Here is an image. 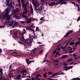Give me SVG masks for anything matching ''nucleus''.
<instances>
[{
    "instance_id": "f257e3e1",
    "label": "nucleus",
    "mask_w": 80,
    "mask_h": 80,
    "mask_svg": "<svg viewBox=\"0 0 80 80\" xmlns=\"http://www.w3.org/2000/svg\"><path fill=\"white\" fill-rule=\"evenodd\" d=\"M11 10V9L10 8H7L4 12L0 16V19L1 20H3L4 18H5L6 17H7V19L6 22L4 23V25H8L9 27H12V28L16 27L17 25H18V22H16L14 24L13 22L10 21V20L11 18V15L8 16V13Z\"/></svg>"
},
{
    "instance_id": "f03ea898",
    "label": "nucleus",
    "mask_w": 80,
    "mask_h": 80,
    "mask_svg": "<svg viewBox=\"0 0 80 80\" xmlns=\"http://www.w3.org/2000/svg\"><path fill=\"white\" fill-rule=\"evenodd\" d=\"M21 3H22V6H23V7L24 8V11L23 12L25 14H27V12H28V11L27 10V3H26L24 4V2H25V0H21Z\"/></svg>"
},
{
    "instance_id": "7ed1b4c3",
    "label": "nucleus",
    "mask_w": 80,
    "mask_h": 80,
    "mask_svg": "<svg viewBox=\"0 0 80 80\" xmlns=\"http://www.w3.org/2000/svg\"><path fill=\"white\" fill-rule=\"evenodd\" d=\"M42 6H40V8H39L38 9H37V7L36 6H34V10L36 12V13H38L39 12H42Z\"/></svg>"
},
{
    "instance_id": "20e7f679",
    "label": "nucleus",
    "mask_w": 80,
    "mask_h": 80,
    "mask_svg": "<svg viewBox=\"0 0 80 80\" xmlns=\"http://www.w3.org/2000/svg\"><path fill=\"white\" fill-rule=\"evenodd\" d=\"M24 42L25 43V44L27 45H30L31 44V42H32V41H31V39L28 38L25 39Z\"/></svg>"
},
{
    "instance_id": "39448f33",
    "label": "nucleus",
    "mask_w": 80,
    "mask_h": 80,
    "mask_svg": "<svg viewBox=\"0 0 80 80\" xmlns=\"http://www.w3.org/2000/svg\"><path fill=\"white\" fill-rule=\"evenodd\" d=\"M26 72V71L25 70H23L22 71H21V72L19 71V70H17L16 73L18 75V74H20L21 75H25L24 73H25Z\"/></svg>"
},
{
    "instance_id": "423d86ee",
    "label": "nucleus",
    "mask_w": 80,
    "mask_h": 80,
    "mask_svg": "<svg viewBox=\"0 0 80 80\" xmlns=\"http://www.w3.org/2000/svg\"><path fill=\"white\" fill-rule=\"evenodd\" d=\"M15 70L14 69H13L11 70L10 71L9 73V77L11 78L12 77L13 78V73L12 72H14Z\"/></svg>"
},
{
    "instance_id": "0eeeda50",
    "label": "nucleus",
    "mask_w": 80,
    "mask_h": 80,
    "mask_svg": "<svg viewBox=\"0 0 80 80\" xmlns=\"http://www.w3.org/2000/svg\"><path fill=\"white\" fill-rule=\"evenodd\" d=\"M9 1H8V2L6 4V6L8 5L9 7H11V8L13 7V5L12 4V1L10 2V3L9 4Z\"/></svg>"
},
{
    "instance_id": "6e6552de",
    "label": "nucleus",
    "mask_w": 80,
    "mask_h": 80,
    "mask_svg": "<svg viewBox=\"0 0 80 80\" xmlns=\"http://www.w3.org/2000/svg\"><path fill=\"white\" fill-rule=\"evenodd\" d=\"M26 30H31V32L32 31L33 32H35V31H34V30L32 28V26H29L28 27V28H26Z\"/></svg>"
},
{
    "instance_id": "1a4fd4ad",
    "label": "nucleus",
    "mask_w": 80,
    "mask_h": 80,
    "mask_svg": "<svg viewBox=\"0 0 80 80\" xmlns=\"http://www.w3.org/2000/svg\"><path fill=\"white\" fill-rule=\"evenodd\" d=\"M30 10H31V13L32 14V15H33V9L32 8V6L31 5L30 6Z\"/></svg>"
},
{
    "instance_id": "9d476101",
    "label": "nucleus",
    "mask_w": 80,
    "mask_h": 80,
    "mask_svg": "<svg viewBox=\"0 0 80 80\" xmlns=\"http://www.w3.org/2000/svg\"><path fill=\"white\" fill-rule=\"evenodd\" d=\"M13 17L14 18H15L16 19H18H18H19L20 18V17L18 16V15L17 16V14H15L13 16Z\"/></svg>"
},
{
    "instance_id": "9b49d317",
    "label": "nucleus",
    "mask_w": 80,
    "mask_h": 80,
    "mask_svg": "<svg viewBox=\"0 0 80 80\" xmlns=\"http://www.w3.org/2000/svg\"><path fill=\"white\" fill-rule=\"evenodd\" d=\"M32 19L30 18H28V20H27V23H31V22H32Z\"/></svg>"
},
{
    "instance_id": "f8f14e48",
    "label": "nucleus",
    "mask_w": 80,
    "mask_h": 80,
    "mask_svg": "<svg viewBox=\"0 0 80 80\" xmlns=\"http://www.w3.org/2000/svg\"><path fill=\"white\" fill-rule=\"evenodd\" d=\"M2 70H2V69L0 68V72L1 73V74H0V76H1V77H2L3 75V72H2Z\"/></svg>"
},
{
    "instance_id": "ddd939ff",
    "label": "nucleus",
    "mask_w": 80,
    "mask_h": 80,
    "mask_svg": "<svg viewBox=\"0 0 80 80\" xmlns=\"http://www.w3.org/2000/svg\"><path fill=\"white\" fill-rule=\"evenodd\" d=\"M20 39L21 40H22V42H24L25 40L23 36H22V37H20Z\"/></svg>"
},
{
    "instance_id": "4468645a",
    "label": "nucleus",
    "mask_w": 80,
    "mask_h": 80,
    "mask_svg": "<svg viewBox=\"0 0 80 80\" xmlns=\"http://www.w3.org/2000/svg\"><path fill=\"white\" fill-rule=\"evenodd\" d=\"M37 36L35 35V34H34V36H33V38H32V40L34 38L35 40V39H37Z\"/></svg>"
},
{
    "instance_id": "2eb2a0df",
    "label": "nucleus",
    "mask_w": 80,
    "mask_h": 80,
    "mask_svg": "<svg viewBox=\"0 0 80 80\" xmlns=\"http://www.w3.org/2000/svg\"><path fill=\"white\" fill-rule=\"evenodd\" d=\"M39 76H40V74H38L36 75V79H37V80L35 79V78H34V80H38V77H39Z\"/></svg>"
},
{
    "instance_id": "dca6fc26",
    "label": "nucleus",
    "mask_w": 80,
    "mask_h": 80,
    "mask_svg": "<svg viewBox=\"0 0 80 80\" xmlns=\"http://www.w3.org/2000/svg\"><path fill=\"white\" fill-rule=\"evenodd\" d=\"M18 43H20L21 45H22V46H23V45H24V47L26 48V46H25V45L23 43H22V42H20L19 41H18Z\"/></svg>"
},
{
    "instance_id": "f3484780",
    "label": "nucleus",
    "mask_w": 80,
    "mask_h": 80,
    "mask_svg": "<svg viewBox=\"0 0 80 80\" xmlns=\"http://www.w3.org/2000/svg\"><path fill=\"white\" fill-rule=\"evenodd\" d=\"M55 4V3L54 2H52L50 4H49V6H50V7H51V6H53Z\"/></svg>"
},
{
    "instance_id": "a211bd4d",
    "label": "nucleus",
    "mask_w": 80,
    "mask_h": 80,
    "mask_svg": "<svg viewBox=\"0 0 80 80\" xmlns=\"http://www.w3.org/2000/svg\"><path fill=\"white\" fill-rule=\"evenodd\" d=\"M20 11V10L19 9V8H16L15 10V12L16 13H17V12H19Z\"/></svg>"
},
{
    "instance_id": "6ab92c4d",
    "label": "nucleus",
    "mask_w": 80,
    "mask_h": 80,
    "mask_svg": "<svg viewBox=\"0 0 80 80\" xmlns=\"http://www.w3.org/2000/svg\"><path fill=\"white\" fill-rule=\"evenodd\" d=\"M23 30L24 31V32L23 33H22L21 36H23L24 34H25V33H26V30L24 29H23Z\"/></svg>"
},
{
    "instance_id": "aec40b11",
    "label": "nucleus",
    "mask_w": 80,
    "mask_h": 80,
    "mask_svg": "<svg viewBox=\"0 0 80 80\" xmlns=\"http://www.w3.org/2000/svg\"><path fill=\"white\" fill-rule=\"evenodd\" d=\"M11 55H13V54H17V55H19V54H20V53H18L16 52H13V53H11Z\"/></svg>"
},
{
    "instance_id": "412c9836",
    "label": "nucleus",
    "mask_w": 80,
    "mask_h": 80,
    "mask_svg": "<svg viewBox=\"0 0 80 80\" xmlns=\"http://www.w3.org/2000/svg\"><path fill=\"white\" fill-rule=\"evenodd\" d=\"M67 55H65L64 56H63L61 58L62 59H65V58H67Z\"/></svg>"
},
{
    "instance_id": "4be33fe9",
    "label": "nucleus",
    "mask_w": 80,
    "mask_h": 80,
    "mask_svg": "<svg viewBox=\"0 0 80 80\" xmlns=\"http://www.w3.org/2000/svg\"><path fill=\"white\" fill-rule=\"evenodd\" d=\"M59 75H65V73L63 72H59Z\"/></svg>"
},
{
    "instance_id": "5701e85b",
    "label": "nucleus",
    "mask_w": 80,
    "mask_h": 80,
    "mask_svg": "<svg viewBox=\"0 0 80 80\" xmlns=\"http://www.w3.org/2000/svg\"><path fill=\"white\" fill-rule=\"evenodd\" d=\"M47 74V72H46L45 73H44L43 74V77L44 78H47V75H46V74Z\"/></svg>"
},
{
    "instance_id": "b1692460",
    "label": "nucleus",
    "mask_w": 80,
    "mask_h": 80,
    "mask_svg": "<svg viewBox=\"0 0 80 80\" xmlns=\"http://www.w3.org/2000/svg\"><path fill=\"white\" fill-rule=\"evenodd\" d=\"M19 16L20 17V18H21V17H24V16L23 15V14H19Z\"/></svg>"
},
{
    "instance_id": "393cba45",
    "label": "nucleus",
    "mask_w": 80,
    "mask_h": 80,
    "mask_svg": "<svg viewBox=\"0 0 80 80\" xmlns=\"http://www.w3.org/2000/svg\"><path fill=\"white\" fill-rule=\"evenodd\" d=\"M69 34H70L68 32L65 35H64V37H67V36H68V35H69Z\"/></svg>"
},
{
    "instance_id": "a878e982",
    "label": "nucleus",
    "mask_w": 80,
    "mask_h": 80,
    "mask_svg": "<svg viewBox=\"0 0 80 80\" xmlns=\"http://www.w3.org/2000/svg\"><path fill=\"white\" fill-rule=\"evenodd\" d=\"M18 2L19 3V4H18L19 6L20 7H21V4H20V0H18Z\"/></svg>"
},
{
    "instance_id": "bb28decb",
    "label": "nucleus",
    "mask_w": 80,
    "mask_h": 80,
    "mask_svg": "<svg viewBox=\"0 0 80 80\" xmlns=\"http://www.w3.org/2000/svg\"><path fill=\"white\" fill-rule=\"evenodd\" d=\"M68 32H69L70 34V33H73V31L72 30L68 31Z\"/></svg>"
},
{
    "instance_id": "cd10ccee",
    "label": "nucleus",
    "mask_w": 80,
    "mask_h": 80,
    "mask_svg": "<svg viewBox=\"0 0 80 80\" xmlns=\"http://www.w3.org/2000/svg\"><path fill=\"white\" fill-rule=\"evenodd\" d=\"M54 75L55 76H56V75H59V72H57L56 73H54Z\"/></svg>"
},
{
    "instance_id": "c85d7f7f",
    "label": "nucleus",
    "mask_w": 80,
    "mask_h": 80,
    "mask_svg": "<svg viewBox=\"0 0 80 80\" xmlns=\"http://www.w3.org/2000/svg\"><path fill=\"white\" fill-rule=\"evenodd\" d=\"M72 58H71L70 59H68V62H71V61H72Z\"/></svg>"
},
{
    "instance_id": "c756f323",
    "label": "nucleus",
    "mask_w": 80,
    "mask_h": 80,
    "mask_svg": "<svg viewBox=\"0 0 80 80\" xmlns=\"http://www.w3.org/2000/svg\"><path fill=\"white\" fill-rule=\"evenodd\" d=\"M37 48H35L32 50V52H35V51H36V50H37Z\"/></svg>"
},
{
    "instance_id": "7c9ffc66",
    "label": "nucleus",
    "mask_w": 80,
    "mask_h": 80,
    "mask_svg": "<svg viewBox=\"0 0 80 80\" xmlns=\"http://www.w3.org/2000/svg\"><path fill=\"white\" fill-rule=\"evenodd\" d=\"M18 33V32H14V34L15 35H17V33Z\"/></svg>"
},
{
    "instance_id": "2f4dec72",
    "label": "nucleus",
    "mask_w": 80,
    "mask_h": 80,
    "mask_svg": "<svg viewBox=\"0 0 80 80\" xmlns=\"http://www.w3.org/2000/svg\"><path fill=\"white\" fill-rule=\"evenodd\" d=\"M74 42H70V45H74Z\"/></svg>"
},
{
    "instance_id": "473e14b6",
    "label": "nucleus",
    "mask_w": 80,
    "mask_h": 80,
    "mask_svg": "<svg viewBox=\"0 0 80 80\" xmlns=\"http://www.w3.org/2000/svg\"><path fill=\"white\" fill-rule=\"evenodd\" d=\"M73 68V66H70L69 68H68V70H69V69H71V68Z\"/></svg>"
},
{
    "instance_id": "72a5a7b5",
    "label": "nucleus",
    "mask_w": 80,
    "mask_h": 80,
    "mask_svg": "<svg viewBox=\"0 0 80 80\" xmlns=\"http://www.w3.org/2000/svg\"><path fill=\"white\" fill-rule=\"evenodd\" d=\"M43 18H44V17H42L41 18H40V20L41 21H43Z\"/></svg>"
},
{
    "instance_id": "f704fd0d",
    "label": "nucleus",
    "mask_w": 80,
    "mask_h": 80,
    "mask_svg": "<svg viewBox=\"0 0 80 80\" xmlns=\"http://www.w3.org/2000/svg\"><path fill=\"white\" fill-rule=\"evenodd\" d=\"M12 65H10L9 67V70H11V69H12Z\"/></svg>"
},
{
    "instance_id": "c9c22d12",
    "label": "nucleus",
    "mask_w": 80,
    "mask_h": 80,
    "mask_svg": "<svg viewBox=\"0 0 80 80\" xmlns=\"http://www.w3.org/2000/svg\"><path fill=\"white\" fill-rule=\"evenodd\" d=\"M48 56V54H47L45 56V59H47V57Z\"/></svg>"
},
{
    "instance_id": "e433bc0d",
    "label": "nucleus",
    "mask_w": 80,
    "mask_h": 80,
    "mask_svg": "<svg viewBox=\"0 0 80 80\" xmlns=\"http://www.w3.org/2000/svg\"><path fill=\"white\" fill-rule=\"evenodd\" d=\"M25 21H22L21 22L22 23V24H24V23H25Z\"/></svg>"
},
{
    "instance_id": "4c0bfd02",
    "label": "nucleus",
    "mask_w": 80,
    "mask_h": 80,
    "mask_svg": "<svg viewBox=\"0 0 80 80\" xmlns=\"http://www.w3.org/2000/svg\"><path fill=\"white\" fill-rule=\"evenodd\" d=\"M80 20V16H79L78 18V20H77V22H79V20Z\"/></svg>"
},
{
    "instance_id": "58836bf2",
    "label": "nucleus",
    "mask_w": 80,
    "mask_h": 80,
    "mask_svg": "<svg viewBox=\"0 0 80 80\" xmlns=\"http://www.w3.org/2000/svg\"><path fill=\"white\" fill-rule=\"evenodd\" d=\"M56 52H57V50H55L53 52V54H55L56 53Z\"/></svg>"
},
{
    "instance_id": "ea45409f",
    "label": "nucleus",
    "mask_w": 80,
    "mask_h": 80,
    "mask_svg": "<svg viewBox=\"0 0 80 80\" xmlns=\"http://www.w3.org/2000/svg\"><path fill=\"white\" fill-rule=\"evenodd\" d=\"M48 73L49 75H51V74H52V72H48Z\"/></svg>"
},
{
    "instance_id": "a19ab883",
    "label": "nucleus",
    "mask_w": 80,
    "mask_h": 80,
    "mask_svg": "<svg viewBox=\"0 0 80 80\" xmlns=\"http://www.w3.org/2000/svg\"><path fill=\"white\" fill-rule=\"evenodd\" d=\"M52 77H55V74L54 73L52 75Z\"/></svg>"
},
{
    "instance_id": "79ce46f5",
    "label": "nucleus",
    "mask_w": 80,
    "mask_h": 80,
    "mask_svg": "<svg viewBox=\"0 0 80 80\" xmlns=\"http://www.w3.org/2000/svg\"><path fill=\"white\" fill-rule=\"evenodd\" d=\"M32 62H33V60H32V61H29V63H32Z\"/></svg>"
},
{
    "instance_id": "37998d69",
    "label": "nucleus",
    "mask_w": 80,
    "mask_h": 80,
    "mask_svg": "<svg viewBox=\"0 0 80 80\" xmlns=\"http://www.w3.org/2000/svg\"><path fill=\"white\" fill-rule=\"evenodd\" d=\"M31 27H32V28H35V26H33V24L31 26Z\"/></svg>"
},
{
    "instance_id": "c03bdc74",
    "label": "nucleus",
    "mask_w": 80,
    "mask_h": 80,
    "mask_svg": "<svg viewBox=\"0 0 80 80\" xmlns=\"http://www.w3.org/2000/svg\"><path fill=\"white\" fill-rule=\"evenodd\" d=\"M72 80H77V78H72Z\"/></svg>"
},
{
    "instance_id": "a18cd8bd",
    "label": "nucleus",
    "mask_w": 80,
    "mask_h": 80,
    "mask_svg": "<svg viewBox=\"0 0 80 80\" xmlns=\"http://www.w3.org/2000/svg\"><path fill=\"white\" fill-rule=\"evenodd\" d=\"M78 44H80V39H79V41L78 42Z\"/></svg>"
},
{
    "instance_id": "49530a36",
    "label": "nucleus",
    "mask_w": 80,
    "mask_h": 80,
    "mask_svg": "<svg viewBox=\"0 0 80 80\" xmlns=\"http://www.w3.org/2000/svg\"><path fill=\"white\" fill-rule=\"evenodd\" d=\"M2 50L0 48V53H2Z\"/></svg>"
},
{
    "instance_id": "de8ad7c7",
    "label": "nucleus",
    "mask_w": 80,
    "mask_h": 80,
    "mask_svg": "<svg viewBox=\"0 0 80 80\" xmlns=\"http://www.w3.org/2000/svg\"><path fill=\"white\" fill-rule=\"evenodd\" d=\"M63 65H65V66H67V64L66 63H64Z\"/></svg>"
},
{
    "instance_id": "09e8293b",
    "label": "nucleus",
    "mask_w": 80,
    "mask_h": 80,
    "mask_svg": "<svg viewBox=\"0 0 80 80\" xmlns=\"http://www.w3.org/2000/svg\"><path fill=\"white\" fill-rule=\"evenodd\" d=\"M18 33L20 35H21L22 36V34L20 32H18Z\"/></svg>"
},
{
    "instance_id": "8fccbe9b",
    "label": "nucleus",
    "mask_w": 80,
    "mask_h": 80,
    "mask_svg": "<svg viewBox=\"0 0 80 80\" xmlns=\"http://www.w3.org/2000/svg\"><path fill=\"white\" fill-rule=\"evenodd\" d=\"M73 56L74 57H76V55H75V54H74L73 55Z\"/></svg>"
},
{
    "instance_id": "3c124183",
    "label": "nucleus",
    "mask_w": 80,
    "mask_h": 80,
    "mask_svg": "<svg viewBox=\"0 0 80 80\" xmlns=\"http://www.w3.org/2000/svg\"><path fill=\"white\" fill-rule=\"evenodd\" d=\"M42 23H43V22H42V21H41L39 22V24H42Z\"/></svg>"
},
{
    "instance_id": "603ef678",
    "label": "nucleus",
    "mask_w": 80,
    "mask_h": 80,
    "mask_svg": "<svg viewBox=\"0 0 80 80\" xmlns=\"http://www.w3.org/2000/svg\"><path fill=\"white\" fill-rule=\"evenodd\" d=\"M73 63H74V62H72L71 64H70V65H73Z\"/></svg>"
},
{
    "instance_id": "864d4df0",
    "label": "nucleus",
    "mask_w": 80,
    "mask_h": 80,
    "mask_svg": "<svg viewBox=\"0 0 80 80\" xmlns=\"http://www.w3.org/2000/svg\"><path fill=\"white\" fill-rule=\"evenodd\" d=\"M77 80H80V78H77Z\"/></svg>"
},
{
    "instance_id": "5fc2aeb1",
    "label": "nucleus",
    "mask_w": 80,
    "mask_h": 80,
    "mask_svg": "<svg viewBox=\"0 0 80 80\" xmlns=\"http://www.w3.org/2000/svg\"><path fill=\"white\" fill-rule=\"evenodd\" d=\"M76 7H77L78 8V9L79 8L78 7V4H76Z\"/></svg>"
},
{
    "instance_id": "6e6d98bb",
    "label": "nucleus",
    "mask_w": 80,
    "mask_h": 80,
    "mask_svg": "<svg viewBox=\"0 0 80 80\" xmlns=\"http://www.w3.org/2000/svg\"><path fill=\"white\" fill-rule=\"evenodd\" d=\"M41 2H42V3H43L44 2V0H41Z\"/></svg>"
},
{
    "instance_id": "4d7b16f0",
    "label": "nucleus",
    "mask_w": 80,
    "mask_h": 80,
    "mask_svg": "<svg viewBox=\"0 0 80 80\" xmlns=\"http://www.w3.org/2000/svg\"><path fill=\"white\" fill-rule=\"evenodd\" d=\"M43 52V50H42L40 51V53H42Z\"/></svg>"
},
{
    "instance_id": "13d9d810",
    "label": "nucleus",
    "mask_w": 80,
    "mask_h": 80,
    "mask_svg": "<svg viewBox=\"0 0 80 80\" xmlns=\"http://www.w3.org/2000/svg\"><path fill=\"white\" fill-rule=\"evenodd\" d=\"M57 50H58V51H60V48H59L57 49Z\"/></svg>"
},
{
    "instance_id": "bf43d9fd",
    "label": "nucleus",
    "mask_w": 80,
    "mask_h": 80,
    "mask_svg": "<svg viewBox=\"0 0 80 80\" xmlns=\"http://www.w3.org/2000/svg\"><path fill=\"white\" fill-rule=\"evenodd\" d=\"M74 51H70V53H73V52H74Z\"/></svg>"
},
{
    "instance_id": "052dcab7",
    "label": "nucleus",
    "mask_w": 80,
    "mask_h": 80,
    "mask_svg": "<svg viewBox=\"0 0 80 80\" xmlns=\"http://www.w3.org/2000/svg\"><path fill=\"white\" fill-rule=\"evenodd\" d=\"M59 53V52H56V55H58Z\"/></svg>"
},
{
    "instance_id": "680f3d73",
    "label": "nucleus",
    "mask_w": 80,
    "mask_h": 80,
    "mask_svg": "<svg viewBox=\"0 0 80 80\" xmlns=\"http://www.w3.org/2000/svg\"><path fill=\"white\" fill-rule=\"evenodd\" d=\"M47 79L48 80H48H53V79H52V80L51 79H50V78H47Z\"/></svg>"
},
{
    "instance_id": "e2e57ef3",
    "label": "nucleus",
    "mask_w": 80,
    "mask_h": 80,
    "mask_svg": "<svg viewBox=\"0 0 80 80\" xmlns=\"http://www.w3.org/2000/svg\"><path fill=\"white\" fill-rule=\"evenodd\" d=\"M78 42H76V43H75L76 45H78Z\"/></svg>"
},
{
    "instance_id": "0e129e2a",
    "label": "nucleus",
    "mask_w": 80,
    "mask_h": 80,
    "mask_svg": "<svg viewBox=\"0 0 80 80\" xmlns=\"http://www.w3.org/2000/svg\"><path fill=\"white\" fill-rule=\"evenodd\" d=\"M26 61H28V62L29 61V60L28 59H26Z\"/></svg>"
},
{
    "instance_id": "69168bd1",
    "label": "nucleus",
    "mask_w": 80,
    "mask_h": 80,
    "mask_svg": "<svg viewBox=\"0 0 80 80\" xmlns=\"http://www.w3.org/2000/svg\"><path fill=\"white\" fill-rule=\"evenodd\" d=\"M72 3L74 4V5H75V2H72Z\"/></svg>"
},
{
    "instance_id": "338daca9",
    "label": "nucleus",
    "mask_w": 80,
    "mask_h": 80,
    "mask_svg": "<svg viewBox=\"0 0 80 80\" xmlns=\"http://www.w3.org/2000/svg\"><path fill=\"white\" fill-rule=\"evenodd\" d=\"M37 43H38L39 44H41V43H42L40 42H38Z\"/></svg>"
},
{
    "instance_id": "774afa93",
    "label": "nucleus",
    "mask_w": 80,
    "mask_h": 80,
    "mask_svg": "<svg viewBox=\"0 0 80 80\" xmlns=\"http://www.w3.org/2000/svg\"><path fill=\"white\" fill-rule=\"evenodd\" d=\"M36 29H37V30H38V27H36Z\"/></svg>"
}]
</instances>
